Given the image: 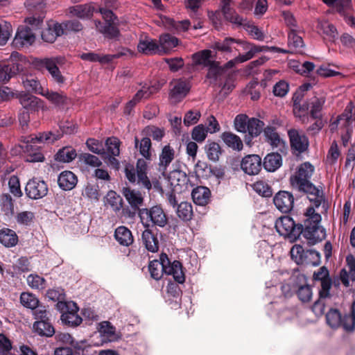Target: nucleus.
<instances>
[{
  "instance_id": "52",
  "label": "nucleus",
  "mask_w": 355,
  "mask_h": 355,
  "mask_svg": "<svg viewBox=\"0 0 355 355\" xmlns=\"http://www.w3.org/2000/svg\"><path fill=\"white\" fill-rule=\"evenodd\" d=\"M205 151L208 159L212 162H217L222 153L220 145L214 141H208L205 145Z\"/></svg>"
},
{
  "instance_id": "64",
  "label": "nucleus",
  "mask_w": 355,
  "mask_h": 355,
  "mask_svg": "<svg viewBox=\"0 0 355 355\" xmlns=\"http://www.w3.org/2000/svg\"><path fill=\"white\" fill-rule=\"evenodd\" d=\"M351 315H345L343 320V328L345 331H353L355 328V301L351 309Z\"/></svg>"
},
{
  "instance_id": "10",
  "label": "nucleus",
  "mask_w": 355,
  "mask_h": 355,
  "mask_svg": "<svg viewBox=\"0 0 355 355\" xmlns=\"http://www.w3.org/2000/svg\"><path fill=\"white\" fill-rule=\"evenodd\" d=\"M295 189L303 191L308 194V198L312 205L309 207H313L314 211L318 208L322 204L324 208V196L322 190L315 187L310 181L304 184V186L299 187Z\"/></svg>"
},
{
  "instance_id": "23",
  "label": "nucleus",
  "mask_w": 355,
  "mask_h": 355,
  "mask_svg": "<svg viewBox=\"0 0 355 355\" xmlns=\"http://www.w3.org/2000/svg\"><path fill=\"white\" fill-rule=\"evenodd\" d=\"M63 35V29L60 24L51 23L42 32V38L44 42L52 43L59 36Z\"/></svg>"
},
{
  "instance_id": "47",
  "label": "nucleus",
  "mask_w": 355,
  "mask_h": 355,
  "mask_svg": "<svg viewBox=\"0 0 355 355\" xmlns=\"http://www.w3.org/2000/svg\"><path fill=\"white\" fill-rule=\"evenodd\" d=\"M17 241L18 237L13 230L7 228L0 230V243L6 247L15 246Z\"/></svg>"
},
{
  "instance_id": "13",
  "label": "nucleus",
  "mask_w": 355,
  "mask_h": 355,
  "mask_svg": "<svg viewBox=\"0 0 355 355\" xmlns=\"http://www.w3.org/2000/svg\"><path fill=\"white\" fill-rule=\"evenodd\" d=\"M313 279L320 283L321 288L319 291V295L321 297H329L330 295L329 291L331 288V279L327 268L322 266L317 272H315Z\"/></svg>"
},
{
  "instance_id": "2",
  "label": "nucleus",
  "mask_w": 355,
  "mask_h": 355,
  "mask_svg": "<svg viewBox=\"0 0 355 355\" xmlns=\"http://www.w3.org/2000/svg\"><path fill=\"white\" fill-rule=\"evenodd\" d=\"M138 215L142 225L146 228H149L150 226L164 227L168 223L167 216L159 205L153 206L150 209H139Z\"/></svg>"
},
{
  "instance_id": "29",
  "label": "nucleus",
  "mask_w": 355,
  "mask_h": 355,
  "mask_svg": "<svg viewBox=\"0 0 355 355\" xmlns=\"http://www.w3.org/2000/svg\"><path fill=\"white\" fill-rule=\"evenodd\" d=\"M114 237L118 243L123 246H129L134 241L131 231L125 226H119L115 230Z\"/></svg>"
},
{
  "instance_id": "41",
  "label": "nucleus",
  "mask_w": 355,
  "mask_h": 355,
  "mask_svg": "<svg viewBox=\"0 0 355 355\" xmlns=\"http://www.w3.org/2000/svg\"><path fill=\"white\" fill-rule=\"evenodd\" d=\"M20 70L17 64H9L6 65H0V83L8 82L12 76L18 73Z\"/></svg>"
},
{
  "instance_id": "54",
  "label": "nucleus",
  "mask_w": 355,
  "mask_h": 355,
  "mask_svg": "<svg viewBox=\"0 0 355 355\" xmlns=\"http://www.w3.org/2000/svg\"><path fill=\"white\" fill-rule=\"evenodd\" d=\"M177 214L182 220H189L193 215L191 205L187 202H181L178 207Z\"/></svg>"
},
{
  "instance_id": "36",
  "label": "nucleus",
  "mask_w": 355,
  "mask_h": 355,
  "mask_svg": "<svg viewBox=\"0 0 355 355\" xmlns=\"http://www.w3.org/2000/svg\"><path fill=\"white\" fill-rule=\"evenodd\" d=\"M232 0H221L222 11L225 18L231 23L241 25L243 24V18L230 8Z\"/></svg>"
},
{
  "instance_id": "50",
  "label": "nucleus",
  "mask_w": 355,
  "mask_h": 355,
  "mask_svg": "<svg viewBox=\"0 0 355 355\" xmlns=\"http://www.w3.org/2000/svg\"><path fill=\"white\" fill-rule=\"evenodd\" d=\"M24 87L28 91L43 95L46 89L43 88L40 82L33 77H27L22 81Z\"/></svg>"
},
{
  "instance_id": "37",
  "label": "nucleus",
  "mask_w": 355,
  "mask_h": 355,
  "mask_svg": "<svg viewBox=\"0 0 355 355\" xmlns=\"http://www.w3.org/2000/svg\"><path fill=\"white\" fill-rule=\"evenodd\" d=\"M288 46L292 53H303L304 49V43L302 37L296 33V31H290L288 33Z\"/></svg>"
},
{
  "instance_id": "14",
  "label": "nucleus",
  "mask_w": 355,
  "mask_h": 355,
  "mask_svg": "<svg viewBox=\"0 0 355 355\" xmlns=\"http://www.w3.org/2000/svg\"><path fill=\"white\" fill-rule=\"evenodd\" d=\"M262 166L261 157L257 155H249L243 158L241 169L247 174L254 175L259 173Z\"/></svg>"
},
{
  "instance_id": "33",
  "label": "nucleus",
  "mask_w": 355,
  "mask_h": 355,
  "mask_svg": "<svg viewBox=\"0 0 355 355\" xmlns=\"http://www.w3.org/2000/svg\"><path fill=\"white\" fill-rule=\"evenodd\" d=\"M179 44V40L170 34L160 35L159 40V51L166 53Z\"/></svg>"
},
{
  "instance_id": "34",
  "label": "nucleus",
  "mask_w": 355,
  "mask_h": 355,
  "mask_svg": "<svg viewBox=\"0 0 355 355\" xmlns=\"http://www.w3.org/2000/svg\"><path fill=\"white\" fill-rule=\"evenodd\" d=\"M175 157V150L169 145L165 146L159 155V170L165 172L167 166L171 164Z\"/></svg>"
},
{
  "instance_id": "1",
  "label": "nucleus",
  "mask_w": 355,
  "mask_h": 355,
  "mask_svg": "<svg viewBox=\"0 0 355 355\" xmlns=\"http://www.w3.org/2000/svg\"><path fill=\"white\" fill-rule=\"evenodd\" d=\"M304 225H296L292 218L284 216L275 222L278 233L291 240L297 239L300 234L307 240L309 244L314 245L326 237L325 230L320 225L321 216L315 212L313 207H308L305 212Z\"/></svg>"
},
{
  "instance_id": "56",
  "label": "nucleus",
  "mask_w": 355,
  "mask_h": 355,
  "mask_svg": "<svg viewBox=\"0 0 355 355\" xmlns=\"http://www.w3.org/2000/svg\"><path fill=\"white\" fill-rule=\"evenodd\" d=\"M46 296L52 301L58 302L56 304L58 309L60 303H68L65 301V293L62 288L49 289L46 293Z\"/></svg>"
},
{
  "instance_id": "15",
  "label": "nucleus",
  "mask_w": 355,
  "mask_h": 355,
  "mask_svg": "<svg viewBox=\"0 0 355 355\" xmlns=\"http://www.w3.org/2000/svg\"><path fill=\"white\" fill-rule=\"evenodd\" d=\"M35 40V36L32 29L26 26H21L17 30L13 43L17 47L28 46Z\"/></svg>"
},
{
  "instance_id": "31",
  "label": "nucleus",
  "mask_w": 355,
  "mask_h": 355,
  "mask_svg": "<svg viewBox=\"0 0 355 355\" xmlns=\"http://www.w3.org/2000/svg\"><path fill=\"white\" fill-rule=\"evenodd\" d=\"M123 194L132 208L139 209V207L142 205L144 202V197L139 191L130 188H124Z\"/></svg>"
},
{
  "instance_id": "63",
  "label": "nucleus",
  "mask_w": 355,
  "mask_h": 355,
  "mask_svg": "<svg viewBox=\"0 0 355 355\" xmlns=\"http://www.w3.org/2000/svg\"><path fill=\"white\" fill-rule=\"evenodd\" d=\"M63 29V34H67L69 32H78L83 29V25L78 20H69L60 24Z\"/></svg>"
},
{
  "instance_id": "60",
  "label": "nucleus",
  "mask_w": 355,
  "mask_h": 355,
  "mask_svg": "<svg viewBox=\"0 0 355 355\" xmlns=\"http://www.w3.org/2000/svg\"><path fill=\"white\" fill-rule=\"evenodd\" d=\"M12 33L11 24L3 19H0V45L6 44Z\"/></svg>"
},
{
  "instance_id": "20",
  "label": "nucleus",
  "mask_w": 355,
  "mask_h": 355,
  "mask_svg": "<svg viewBox=\"0 0 355 355\" xmlns=\"http://www.w3.org/2000/svg\"><path fill=\"white\" fill-rule=\"evenodd\" d=\"M78 182L77 176L70 171H64L60 173L58 178L59 187L64 191L73 189Z\"/></svg>"
},
{
  "instance_id": "9",
  "label": "nucleus",
  "mask_w": 355,
  "mask_h": 355,
  "mask_svg": "<svg viewBox=\"0 0 355 355\" xmlns=\"http://www.w3.org/2000/svg\"><path fill=\"white\" fill-rule=\"evenodd\" d=\"M61 137L62 133H60V131L59 130L44 132L39 133L38 135L24 137V142L26 143L24 148L26 150L28 151L29 147H31V144H53Z\"/></svg>"
},
{
  "instance_id": "12",
  "label": "nucleus",
  "mask_w": 355,
  "mask_h": 355,
  "mask_svg": "<svg viewBox=\"0 0 355 355\" xmlns=\"http://www.w3.org/2000/svg\"><path fill=\"white\" fill-rule=\"evenodd\" d=\"M25 191L30 198L36 200L47 194L48 187L44 181L33 178L28 182Z\"/></svg>"
},
{
  "instance_id": "8",
  "label": "nucleus",
  "mask_w": 355,
  "mask_h": 355,
  "mask_svg": "<svg viewBox=\"0 0 355 355\" xmlns=\"http://www.w3.org/2000/svg\"><path fill=\"white\" fill-rule=\"evenodd\" d=\"M313 171L314 167L309 162L302 164L295 175L291 177L290 181L293 188L296 189L304 186V184L309 182Z\"/></svg>"
},
{
  "instance_id": "26",
  "label": "nucleus",
  "mask_w": 355,
  "mask_h": 355,
  "mask_svg": "<svg viewBox=\"0 0 355 355\" xmlns=\"http://www.w3.org/2000/svg\"><path fill=\"white\" fill-rule=\"evenodd\" d=\"M282 164V158L280 154L277 153H271L268 154L263 159L262 165L263 168L269 172H274L277 170Z\"/></svg>"
},
{
  "instance_id": "45",
  "label": "nucleus",
  "mask_w": 355,
  "mask_h": 355,
  "mask_svg": "<svg viewBox=\"0 0 355 355\" xmlns=\"http://www.w3.org/2000/svg\"><path fill=\"white\" fill-rule=\"evenodd\" d=\"M43 96L46 97L51 103L59 107H62L67 103L68 98L63 93L49 91L46 89Z\"/></svg>"
},
{
  "instance_id": "58",
  "label": "nucleus",
  "mask_w": 355,
  "mask_h": 355,
  "mask_svg": "<svg viewBox=\"0 0 355 355\" xmlns=\"http://www.w3.org/2000/svg\"><path fill=\"white\" fill-rule=\"evenodd\" d=\"M27 283L29 286L36 290H43L46 286L44 278L36 274L29 275L27 277Z\"/></svg>"
},
{
  "instance_id": "17",
  "label": "nucleus",
  "mask_w": 355,
  "mask_h": 355,
  "mask_svg": "<svg viewBox=\"0 0 355 355\" xmlns=\"http://www.w3.org/2000/svg\"><path fill=\"white\" fill-rule=\"evenodd\" d=\"M166 264H169V259L166 254H162L159 260L150 261L148 266L150 276L156 280L160 279L164 272L166 273Z\"/></svg>"
},
{
  "instance_id": "35",
  "label": "nucleus",
  "mask_w": 355,
  "mask_h": 355,
  "mask_svg": "<svg viewBox=\"0 0 355 355\" xmlns=\"http://www.w3.org/2000/svg\"><path fill=\"white\" fill-rule=\"evenodd\" d=\"M33 327L35 332L42 336L51 337L55 334V329L50 320L35 321Z\"/></svg>"
},
{
  "instance_id": "16",
  "label": "nucleus",
  "mask_w": 355,
  "mask_h": 355,
  "mask_svg": "<svg viewBox=\"0 0 355 355\" xmlns=\"http://www.w3.org/2000/svg\"><path fill=\"white\" fill-rule=\"evenodd\" d=\"M273 202L279 211L288 213L293 207L294 198L290 192L281 191L275 195Z\"/></svg>"
},
{
  "instance_id": "61",
  "label": "nucleus",
  "mask_w": 355,
  "mask_h": 355,
  "mask_svg": "<svg viewBox=\"0 0 355 355\" xmlns=\"http://www.w3.org/2000/svg\"><path fill=\"white\" fill-rule=\"evenodd\" d=\"M21 304L28 309H34L39 304L38 299L33 294L22 293L20 296Z\"/></svg>"
},
{
  "instance_id": "59",
  "label": "nucleus",
  "mask_w": 355,
  "mask_h": 355,
  "mask_svg": "<svg viewBox=\"0 0 355 355\" xmlns=\"http://www.w3.org/2000/svg\"><path fill=\"white\" fill-rule=\"evenodd\" d=\"M306 250L305 251L302 246L295 245L291 250V256L292 259L297 264H304Z\"/></svg>"
},
{
  "instance_id": "38",
  "label": "nucleus",
  "mask_w": 355,
  "mask_h": 355,
  "mask_svg": "<svg viewBox=\"0 0 355 355\" xmlns=\"http://www.w3.org/2000/svg\"><path fill=\"white\" fill-rule=\"evenodd\" d=\"M169 181L171 186L174 187H180V189H187L189 182V178L185 173L181 171H174L171 173Z\"/></svg>"
},
{
  "instance_id": "46",
  "label": "nucleus",
  "mask_w": 355,
  "mask_h": 355,
  "mask_svg": "<svg viewBox=\"0 0 355 355\" xmlns=\"http://www.w3.org/2000/svg\"><path fill=\"white\" fill-rule=\"evenodd\" d=\"M224 143L230 148L241 150L243 148V142L240 137L230 132H225L221 135Z\"/></svg>"
},
{
  "instance_id": "51",
  "label": "nucleus",
  "mask_w": 355,
  "mask_h": 355,
  "mask_svg": "<svg viewBox=\"0 0 355 355\" xmlns=\"http://www.w3.org/2000/svg\"><path fill=\"white\" fill-rule=\"evenodd\" d=\"M159 88L155 85H150L147 83L144 84L137 92L133 98L139 103L142 99L148 98L152 94L157 92Z\"/></svg>"
},
{
  "instance_id": "21",
  "label": "nucleus",
  "mask_w": 355,
  "mask_h": 355,
  "mask_svg": "<svg viewBox=\"0 0 355 355\" xmlns=\"http://www.w3.org/2000/svg\"><path fill=\"white\" fill-rule=\"evenodd\" d=\"M123 55H125V53H121L113 55H101L93 52H89L82 53L80 55V57L83 60H87L89 62H98L101 64H108L112 62L114 59L119 58L120 56Z\"/></svg>"
},
{
  "instance_id": "62",
  "label": "nucleus",
  "mask_w": 355,
  "mask_h": 355,
  "mask_svg": "<svg viewBox=\"0 0 355 355\" xmlns=\"http://www.w3.org/2000/svg\"><path fill=\"white\" fill-rule=\"evenodd\" d=\"M208 132L205 125L200 124L193 128L191 132V138L196 142L202 143L205 140Z\"/></svg>"
},
{
  "instance_id": "44",
  "label": "nucleus",
  "mask_w": 355,
  "mask_h": 355,
  "mask_svg": "<svg viewBox=\"0 0 355 355\" xmlns=\"http://www.w3.org/2000/svg\"><path fill=\"white\" fill-rule=\"evenodd\" d=\"M93 8L88 4L76 5L69 8L70 14L80 19L90 17L93 14Z\"/></svg>"
},
{
  "instance_id": "3",
  "label": "nucleus",
  "mask_w": 355,
  "mask_h": 355,
  "mask_svg": "<svg viewBox=\"0 0 355 355\" xmlns=\"http://www.w3.org/2000/svg\"><path fill=\"white\" fill-rule=\"evenodd\" d=\"M146 171L147 163L143 159L137 160L136 168L130 164H126L125 167V177L130 182L137 183L150 190L152 185L147 177Z\"/></svg>"
},
{
  "instance_id": "22",
  "label": "nucleus",
  "mask_w": 355,
  "mask_h": 355,
  "mask_svg": "<svg viewBox=\"0 0 355 355\" xmlns=\"http://www.w3.org/2000/svg\"><path fill=\"white\" fill-rule=\"evenodd\" d=\"M191 58L193 65L207 67L215 60V55L212 54L211 50L205 49L193 53Z\"/></svg>"
},
{
  "instance_id": "6",
  "label": "nucleus",
  "mask_w": 355,
  "mask_h": 355,
  "mask_svg": "<svg viewBox=\"0 0 355 355\" xmlns=\"http://www.w3.org/2000/svg\"><path fill=\"white\" fill-rule=\"evenodd\" d=\"M62 57H54L44 58L40 62L41 65L49 71L53 80L58 85L63 84L65 81L64 77L59 69V66L64 63Z\"/></svg>"
},
{
  "instance_id": "55",
  "label": "nucleus",
  "mask_w": 355,
  "mask_h": 355,
  "mask_svg": "<svg viewBox=\"0 0 355 355\" xmlns=\"http://www.w3.org/2000/svg\"><path fill=\"white\" fill-rule=\"evenodd\" d=\"M264 123L256 118L249 119L247 132L252 137H257L261 132Z\"/></svg>"
},
{
  "instance_id": "42",
  "label": "nucleus",
  "mask_w": 355,
  "mask_h": 355,
  "mask_svg": "<svg viewBox=\"0 0 355 355\" xmlns=\"http://www.w3.org/2000/svg\"><path fill=\"white\" fill-rule=\"evenodd\" d=\"M142 241L146 248L152 252H157L158 250V241L157 237L153 234L151 230L146 228L141 235Z\"/></svg>"
},
{
  "instance_id": "25",
  "label": "nucleus",
  "mask_w": 355,
  "mask_h": 355,
  "mask_svg": "<svg viewBox=\"0 0 355 355\" xmlns=\"http://www.w3.org/2000/svg\"><path fill=\"white\" fill-rule=\"evenodd\" d=\"M263 134L266 141L273 148H280L284 145L283 139L281 138L279 133L274 127L266 126L263 129Z\"/></svg>"
},
{
  "instance_id": "5",
  "label": "nucleus",
  "mask_w": 355,
  "mask_h": 355,
  "mask_svg": "<svg viewBox=\"0 0 355 355\" xmlns=\"http://www.w3.org/2000/svg\"><path fill=\"white\" fill-rule=\"evenodd\" d=\"M78 309L76 303L72 301L58 304V310L62 313V322L69 326H78L82 322V318L78 314Z\"/></svg>"
},
{
  "instance_id": "27",
  "label": "nucleus",
  "mask_w": 355,
  "mask_h": 355,
  "mask_svg": "<svg viewBox=\"0 0 355 355\" xmlns=\"http://www.w3.org/2000/svg\"><path fill=\"white\" fill-rule=\"evenodd\" d=\"M137 49L139 52L146 55H152L159 52V46L156 41L148 37L139 40Z\"/></svg>"
},
{
  "instance_id": "43",
  "label": "nucleus",
  "mask_w": 355,
  "mask_h": 355,
  "mask_svg": "<svg viewBox=\"0 0 355 355\" xmlns=\"http://www.w3.org/2000/svg\"><path fill=\"white\" fill-rule=\"evenodd\" d=\"M77 157L76 150L71 146H65L60 149L55 155L58 162L69 163Z\"/></svg>"
},
{
  "instance_id": "48",
  "label": "nucleus",
  "mask_w": 355,
  "mask_h": 355,
  "mask_svg": "<svg viewBox=\"0 0 355 355\" xmlns=\"http://www.w3.org/2000/svg\"><path fill=\"white\" fill-rule=\"evenodd\" d=\"M343 320L340 311L336 309H331L326 314V320L327 324L331 328H338L340 326L343 327Z\"/></svg>"
},
{
  "instance_id": "24",
  "label": "nucleus",
  "mask_w": 355,
  "mask_h": 355,
  "mask_svg": "<svg viewBox=\"0 0 355 355\" xmlns=\"http://www.w3.org/2000/svg\"><path fill=\"white\" fill-rule=\"evenodd\" d=\"M241 42H245V41L236 40L232 37H226L223 41L215 42L212 47L219 51L231 53L234 50L238 51L234 46V44H239L242 46Z\"/></svg>"
},
{
  "instance_id": "11",
  "label": "nucleus",
  "mask_w": 355,
  "mask_h": 355,
  "mask_svg": "<svg viewBox=\"0 0 355 355\" xmlns=\"http://www.w3.org/2000/svg\"><path fill=\"white\" fill-rule=\"evenodd\" d=\"M291 147L293 150L302 153L305 152L309 146L308 137L302 131L293 128L288 131Z\"/></svg>"
},
{
  "instance_id": "53",
  "label": "nucleus",
  "mask_w": 355,
  "mask_h": 355,
  "mask_svg": "<svg viewBox=\"0 0 355 355\" xmlns=\"http://www.w3.org/2000/svg\"><path fill=\"white\" fill-rule=\"evenodd\" d=\"M121 197L114 191H110L105 196V205L110 206L114 211H117L122 207Z\"/></svg>"
},
{
  "instance_id": "19",
  "label": "nucleus",
  "mask_w": 355,
  "mask_h": 355,
  "mask_svg": "<svg viewBox=\"0 0 355 355\" xmlns=\"http://www.w3.org/2000/svg\"><path fill=\"white\" fill-rule=\"evenodd\" d=\"M318 33L322 35L323 38L330 42H334L338 37V31L336 27L326 20H318L316 26Z\"/></svg>"
},
{
  "instance_id": "57",
  "label": "nucleus",
  "mask_w": 355,
  "mask_h": 355,
  "mask_svg": "<svg viewBox=\"0 0 355 355\" xmlns=\"http://www.w3.org/2000/svg\"><path fill=\"white\" fill-rule=\"evenodd\" d=\"M23 138L24 144L21 146V148L24 151L27 153V155L25 157L26 162H42L44 161V157L43 154L40 151L33 152V144H31V147H29V150L27 151L25 150L24 146H26V143L24 142V137Z\"/></svg>"
},
{
  "instance_id": "39",
  "label": "nucleus",
  "mask_w": 355,
  "mask_h": 355,
  "mask_svg": "<svg viewBox=\"0 0 355 355\" xmlns=\"http://www.w3.org/2000/svg\"><path fill=\"white\" fill-rule=\"evenodd\" d=\"M241 43L242 49L243 51H246V56L249 60L254 58V55L258 53L266 51L272 52V49H271L272 46L256 45L253 43L248 42L246 41L245 42Z\"/></svg>"
},
{
  "instance_id": "30",
  "label": "nucleus",
  "mask_w": 355,
  "mask_h": 355,
  "mask_svg": "<svg viewBox=\"0 0 355 355\" xmlns=\"http://www.w3.org/2000/svg\"><path fill=\"white\" fill-rule=\"evenodd\" d=\"M166 274L173 275L174 279L180 283L182 284L185 281L184 273L182 270V263L179 261H174L169 264H166Z\"/></svg>"
},
{
  "instance_id": "28",
  "label": "nucleus",
  "mask_w": 355,
  "mask_h": 355,
  "mask_svg": "<svg viewBox=\"0 0 355 355\" xmlns=\"http://www.w3.org/2000/svg\"><path fill=\"white\" fill-rule=\"evenodd\" d=\"M19 99L20 104L26 110L36 111L41 107L42 101L37 97L29 94H21Z\"/></svg>"
},
{
  "instance_id": "49",
  "label": "nucleus",
  "mask_w": 355,
  "mask_h": 355,
  "mask_svg": "<svg viewBox=\"0 0 355 355\" xmlns=\"http://www.w3.org/2000/svg\"><path fill=\"white\" fill-rule=\"evenodd\" d=\"M166 24L169 29L177 34L184 33L191 26V23L188 19L175 21L172 19H167Z\"/></svg>"
},
{
  "instance_id": "40",
  "label": "nucleus",
  "mask_w": 355,
  "mask_h": 355,
  "mask_svg": "<svg viewBox=\"0 0 355 355\" xmlns=\"http://www.w3.org/2000/svg\"><path fill=\"white\" fill-rule=\"evenodd\" d=\"M135 146L139 148L140 154L148 160L151 159V141L148 137H144L140 141L137 137H135Z\"/></svg>"
},
{
  "instance_id": "32",
  "label": "nucleus",
  "mask_w": 355,
  "mask_h": 355,
  "mask_svg": "<svg viewBox=\"0 0 355 355\" xmlns=\"http://www.w3.org/2000/svg\"><path fill=\"white\" fill-rule=\"evenodd\" d=\"M191 196L196 205L204 206L209 202L211 192L207 187H198L193 190Z\"/></svg>"
},
{
  "instance_id": "4",
  "label": "nucleus",
  "mask_w": 355,
  "mask_h": 355,
  "mask_svg": "<svg viewBox=\"0 0 355 355\" xmlns=\"http://www.w3.org/2000/svg\"><path fill=\"white\" fill-rule=\"evenodd\" d=\"M100 12L105 20V23L99 20L94 21L96 29L105 37L109 38H115L119 34L117 28L118 19L112 11L106 8H100Z\"/></svg>"
},
{
  "instance_id": "18",
  "label": "nucleus",
  "mask_w": 355,
  "mask_h": 355,
  "mask_svg": "<svg viewBox=\"0 0 355 355\" xmlns=\"http://www.w3.org/2000/svg\"><path fill=\"white\" fill-rule=\"evenodd\" d=\"M98 332L101 337L102 343H111L116 341L119 336L116 332L115 327L108 321L99 323Z\"/></svg>"
},
{
  "instance_id": "7",
  "label": "nucleus",
  "mask_w": 355,
  "mask_h": 355,
  "mask_svg": "<svg viewBox=\"0 0 355 355\" xmlns=\"http://www.w3.org/2000/svg\"><path fill=\"white\" fill-rule=\"evenodd\" d=\"M191 85L185 79L174 80L171 83L169 97L173 103L180 102L189 93Z\"/></svg>"
}]
</instances>
